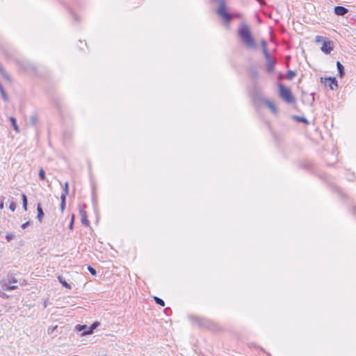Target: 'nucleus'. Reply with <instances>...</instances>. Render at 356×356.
<instances>
[{
	"instance_id": "obj_1",
	"label": "nucleus",
	"mask_w": 356,
	"mask_h": 356,
	"mask_svg": "<svg viewBox=\"0 0 356 356\" xmlns=\"http://www.w3.org/2000/svg\"><path fill=\"white\" fill-rule=\"evenodd\" d=\"M238 35L248 48L252 49H256L257 48L251 31L247 24H242L240 26L238 30Z\"/></svg>"
},
{
	"instance_id": "obj_2",
	"label": "nucleus",
	"mask_w": 356,
	"mask_h": 356,
	"mask_svg": "<svg viewBox=\"0 0 356 356\" xmlns=\"http://www.w3.org/2000/svg\"><path fill=\"white\" fill-rule=\"evenodd\" d=\"M213 2L218 3V7L216 10V13L222 19L225 25H229L233 19V15L227 10L225 0H211Z\"/></svg>"
},
{
	"instance_id": "obj_3",
	"label": "nucleus",
	"mask_w": 356,
	"mask_h": 356,
	"mask_svg": "<svg viewBox=\"0 0 356 356\" xmlns=\"http://www.w3.org/2000/svg\"><path fill=\"white\" fill-rule=\"evenodd\" d=\"M277 86L279 88V95L281 99L287 104L295 103V97L289 88L286 87L281 83H278Z\"/></svg>"
},
{
	"instance_id": "obj_4",
	"label": "nucleus",
	"mask_w": 356,
	"mask_h": 356,
	"mask_svg": "<svg viewBox=\"0 0 356 356\" xmlns=\"http://www.w3.org/2000/svg\"><path fill=\"white\" fill-rule=\"evenodd\" d=\"M321 82L324 83L325 86H328L330 90H334L338 88V82L335 77L329 76L325 78H321Z\"/></svg>"
},
{
	"instance_id": "obj_5",
	"label": "nucleus",
	"mask_w": 356,
	"mask_h": 356,
	"mask_svg": "<svg viewBox=\"0 0 356 356\" xmlns=\"http://www.w3.org/2000/svg\"><path fill=\"white\" fill-rule=\"evenodd\" d=\"M86 205L85 204L79 207V214L81 216V223L86 226L89 227L90 221L88 220V216L86 211Z\"/></svg>"
},
{
	"instance_id": "obj_6",
	"label": "nucleus",
	"mask_w": 356,
	"mask_h": 356,
	"mask_svg": "<svg viewBox=\"0 0 356 356\" xmlns=\"http://www.w3.org/2000/svg\"><path fill=\"white\" fill-rule=\"evenodd\" d=\"M19 65L21 68H22L24 70H30L35 72V66L31 63L30 61L28 60H22L19 62Z\"/></svg>"
},
{
	"instance_id": "obj_7",
	"label": "nucleus",
	"mask_w": 356,
	"mask_h": 356,
	"mask_svg": "<svg viewBox=\"0 0 356 356\" xmlns=\"http://www.w3.org/2000/svg\"><path fill=\"white\" fill-rule=\"evenodd\" d=\"M333 49L332 43L330 40H323V45L321 47V51L328 54H330Z\"/></svg>"
},
{
	"instance_id": "obj_8",
	"label": "nucleus",
	"mask_w": 356,
	"mask_h": 356,
	"mask_svg": "<svg viewBox=\"0 0 356 356\" xmlns=\"http://www.w3.org/2000/svg\"><path fill=\"white\" fill-rule=\"evenodd\" d=\"M334 12L338 16H343L348 13V9L344 6H337L334 8Z\"/></svg>"
},
{
	"instance_id": "obj_9",
	"label": "nucleus",
	"mask_w": 356,
	"mask_h": 356,
	"mask_svg": "<svg viewBox=\"0 0 356 356\" xmlns=\"http://www.w3.org/2000/svg\"><path fill=\"white\" fill-rule=\"evenodd\" d=\"M193 322L199 325L200 327H207L208 321L204 318H200L198 317H193L191 318Z\"/></svg>"
},
{
	"instance_id": "obj_10",
	"label": "nucleus",
	"mask_w": 356,
	"mask_h": 356,
	"mask_svg": "<svg viewBox=\"0 0 356 356\" xmlns=\"http://www.w3.org/2000/svg\"><path fill=\"white\" fill-rule=\"evenodd\" d=\"M264 104L268 108H270V110L274 115L277 114V113H278L277 108L273 102H272L271 101H270L268 99H264Z\"/></svg>"
},
{
	"instance_id": "obj_11",
	"label": "nucleus",
	"mask_w": 356,
	"mask_h": 356,
	"mask_svg": "<svg viewBox=\"0 0 356 356\" xmlns=\"http://www.w3.org/2000/svg\"><path fill=\"white\" fill-rule=\"evenodd\" d=\"M252 97H253V100L255 102H262L264 104V99H266V98H264L263 97L261 91H255L253 93Z\"/></svg>"
},
{
	"instance_id": "obj_12",
	"label": "nucleus",
	"mask_w": 356,
	"mask_h": 356,
	"mask_svg": "<svg viewBox=\"0 0 356 356\" xmlns=\"http://www.w3.org/2000/svg\"><path fill=\"white\" fill-rule=\"evenodd\" d=\"M89 327H88L86 325H81L78 324L75 326V331L78 332H82L81 336H86L89 335L90 334H86V331L88 329Z\"/></svg>"
},
{
	"instance_id": "obj_13",
	"label": "nucleus",
	"mask_w": 356,
	"mask_h": 356,
	"mask_svg": "<svg viewBox=\"0 0 356 356\" xmlns=\"http://www.w3.org/2000/svg\"><path fill=\"white\" fill-rule=\"evenodd\" d=\"M266 70L268 73H272L275 69V65L276 63L275 60L270 58L269 60H266Z\"/></svg>"
},
{
	"instance_id": "obj_14",
	"label": "nucleus",
	"mask_w": 356,
	"mask_h": 356,
	"mask_svg": "<svg viewBox=\"0 0 356 356\" xmlns=\"http://www.w3.org/2000/svg\"><path fill=\"white\" fill-rule=\"evenodd\" d=\"M37 219L41 222L44 218V213L40 202L37 204Z\"/></svg>"
},
{
	"instance_id": "obj_15",
	"label": "nucleus",
	"mask_w": 356,
	"mask_h": 356,
	"mask_svg": "<svg viewBox=\"0 0 356 356\" xmlns=\"http://www.w3.org/2000/svg\"><path fill=\"white\" fill-rule=\"evenodd\" d=\"M337 68L338 71V76L339 77H343L345 75V70L343 65L339 62H337Z\"/></svg>"
},
{
	"instance_id": "obj_16",
	"label": "nucleus",
	"mask_w": 356,
	"mask_h": 356,
	"mask_svg": "<svg viewBox=\"0 0 356 356\" xmlns=\"http://www.w3.org/2000/svg\"><path fill=\"white\" fill-rule=\"evenodd\" d=\"M100 325V323L98 321L93 322L91 325L88 327L87 331H86V334H92L94 332V330Z\"/></svg>"
},
{
	"instance_id": "obj_17",
	"label": "nucleus",
	"mask_w": 356,
	"mask_h": 356,
	"mask_svg": "<svg viewBox=\"0 0 356 356\" xmlns=\"http://www.w3.org/2000/svg\"><path fill=\"white\" fill-rule=\"evenodd\" d=\"M292 118L293 120H295L296 121L298 122H302V123H304L305 124H309L308 120L306 118L302 117V116L293 115Z\"/></svg>"
},
{
	"instance_id": "obj_18",
	"label": "nucleus",
	"mask_w": 356,
	"mask_h": 356,
	"mask_svg": "<svg viewBox=\"0 0 356 356\" xmlns=\"http://www.w3.org/2000/svg\"><path fill=\"white\" fill-rule=\"evenodd\" d=\"M58 280L63 287L69 289H72L71 285L66 282L65 279L63 276H58Z\"/></svg>"
},
{
	"instance_id": "obj_19",
	"label": "nucleus",
	"mask_w": 356,
	"mask_h": 356,
	"mask_svg": "<svg viewBox=\"0 0 356 356\" xmlns=\"http://www.w3.org/2000/svg\"><path fill=\"white\" fill-rule=\"evenodd\" d=\"M9 120L10 121L11 124H12L13 129H15V131L17 133H19V126L17 124L16 118L11 116V117L9 118Z\"/></svg>"
},
{
	"instance_id": "obj_20",
	"label": "nucleus",
	"mask_w": 356,
	"mask_h": 356,
	"mask_svg": "<svg viewBox=\"0 0 356 356\" xmlns=\"http://www.w3.org/2000/svg\"><path fill=\"white\" fill-rule=\"evenodd\" d=\"M22 201L23 209H24V211H27L28 200L26 195L24 193L22 194Z\"/></svg>"
},
{
	"instance_id": "obj_21",
	"label": "nucleus",
	"mask_w": 356,
	"mask_h": 356,
	"mask_svg": "<svg viewBox=\"0 0 356 356\" xmlns=\"http://www.w3.org/2000/svg\"><path fill=\"white\" fill-rule=\"evenodd\" d=\"M38 122V116L35 113L31 115L29 118V124L32 126H35Z\"/></svg>"
},
{
	"instance_id": "obj_22",
	"label": "nucleus",
	"mask_w": 356,
	"mask_h": 356,
	"mask_svg": "<svg viewBox=\"0 0 356 356\" xmlns=\"http://www.w3.org/2000/svg\"><path fill=\"white\" fill-rule=\"evenodd\" d=\"M65 206H66V197L63 196H60V211L61 212L63 213L65 209Z\"/></svg>"
},
{
	"instance_id": "obj_23",
	"label": "nucleus",
	"mask_w": 356,
	"mask_h": 356,
	"mask_svg": "<svg viewBox=\"0 0 356 356\" xmlns=\"http://www.w3.org/2000/svg\"><path fill=\"white\" fill-rule=\"evenodd\" d=\"M69 194V184L68 182H65V185H64V187H63V193H61V195L60 196H63L65 197H66V196Z\"/></svg>"
},
{
	"instance_id": "obj_24",
	"label": "nucleus",
	"mask_w": 356,
	"mask_h": 356,
	"mask_svg": "<svg viewBox=\"0 0 356 356\" xmlns=\"http://www.w3.org/2000/svg\"><path fill=\"white\" fill-rule=\"evenodd\" d=\"M296 76V72L293 70H288L286 74V78L288 80H292Z\"/></svg>"
},
{
	"instance_id": "obj_25",
	"label": "nucleus",
	"mask_w": 356,
	"mask_h": 356,
	"mask_svg": "<svg viewBox=\"0 0 356 356\" xmlns=\"http://www.w3.org/2000/svg\"><path fill=\"white\" fill-rule=\"evenodd\" d=\"M154 300L155 301V302L161 306V307H164L165 306V302L163 299H161V298L159 297H157V296H154Z\"/></svg>"
},
{
	"instance_id": "obj_26",
	"label": "nucleus",
	"mask_w": 356,
	"mask_h": 356,
	"mask_svg": "<svg viewBox=\"0 0 356 356\" xmlns=\"http://www.w3.org/2000/svg\"><path fill=\"white\" fill-rule=\"evenodd\" d=\"M8 284H11L17 282V279L13 274H9L8 275Z\"/></svg>"
},
{
	"instance_id": "obj_27",
	"label": "nucleus",
	"mask_w": 356,
	"mask_h": 356,
	"mask_svg": "<svg viewBox=\"0 0 356 356\" xmlns=\"http://www.w3.org/2000/svg\"><path fill=\"white\" fill-rule=\"evenodd\" d=\"M58 325L50 326L47 329V333L49 334H54V332L57 330Z\"/></svg>"
},
{
	"instance_id": "obj_28",
	"label": "nucleus",
	"mask_w": 356,
	"mask_h": 356,
	"mask_svg": "<svg viewBox=\"0 0 356 356\" xmlns=\"http://www.w3.org/2000/svg\"><path fill=\"white\" fill-rule=\"evenodd\" d=\"M250 72H251L252 76L254 79H258L259 78V74L258 71L256 69H254V68L251 69Z\"/></svg>"
},
{
	"instance_id": "obj_29",
	"label": "nucleus",
	"mask_w": 356,
	"mask_h": 356,
	"mask_svg": "<svg viewBox=\"0 0 356 356\" xmlns=\"http://www.w3.org/2000/svg\"><path fill=\"white\" fill-rule=\"evenodd\" d=\"M38 176L41 180H45V172L42 168H40V170H39Z\"/></svg>"
},
{
	"instance_id": "obj_30",
	"label": "nucleus",
	"mask_w": 356,
	"mask_h": 356,
	"mask_svg": "<svg viewBox=\"0 0 356 356\" xmlns=\"http://www.w3.org/2000/svg\"><path fill=\"white\" fill-rule=\"evenodd\" d=\"M2 289L5 291H13V290L17 289V286L10 284V286H8V288H5L4 284H2Z\"/></svg>"
},
{
	"instance_id": "obj_31",
	"label": "nucleus",
	"mask_w": 356,
	"mask_h": 356,
	"mask_svg": "<svg viewBox=\"0 0 356 356\" xmlns=\"http://www.w3.org/2000/svg\"><path fill=\"white\" fill-rule=\"evenodd\" d=\"M262 50H263V53H264L266 60H269L271 58V56H270V53L268 52L267 48L263 49Z\"/></svg>"
},
{
	"instance_id": "obj_32",
	"label": "nucleus",
	"mask_w": 356,
	"mask_h": 356,
	"mask_svg": "<svg viewBox=\"0 0 356 356\" xmlns=\"http://www.w3.org/2000/svg\"><path fill=\"white\" fill-rule=\"evenodd\" d=\"M1 74L4 78L5 80H6L8 81H11V78H10V75L6 72V70L3 72L1 73Z\"/></svg>"
},
{
	"instance_id": "obj_33",
	"label": "nucleus",
	"mask_w": 356,
	"mask_h": 356,
	"mask_svg": "<svg viewBox=\"0 0 356 356\" xmlns=\"http://www.w3.org/2000/svg\"><path fill=\"white\" fill-rule=\"evenodd\" d=\"M1 74L4 78L5 80H6L8 81H11V78H10V75L6 72V70L3 72L1 73Z\"/></svg>"
},
{
	"instance_id": "obj_34",
	"label": "nucleus",
	"mask_w": 356,
	"mask_h": 356,
	"mask_svg": "<svg viewBox=\"0 0 356 356\" xmlns=\"http://www.w3.org/2000/svg\"><path fill=\"white\" fill-rule=\"evenodd\" d=\"M87 269H88V270L90 272V273L92 275H97V270L93 267H92L91 266H88Z\"/></svg>"
},
{
	"instance_id": "obj_35",
	"label": "nucleus",
	"mask_w": 356,
	"mask_h": 356,
	"mask_svg": "<svg viewBox=\"0 0 356 356\" xmlns=\"http://www.w3.org/2000/svg\"><path fill=\"white\" fill-rule=\"evenodd\" d=\"M14 238H15V235L13 233H8L6 235V239L8 242L10 241L11 240H13Z\"/></svg>"
},
{
	"instance_id": "obj_36",
	"label": "nucleus",
	"mask_w": 356,
	"mask_h": 356,
	"mask_svg": "<svg viewBox=\"0 0 356 356\" xmlns=\"http://www.w3.org/2000/svg\"><path fill=\"white\" fill-rule=\"evenodd\" d=\"M33 222L31 220L27 221L23 224H22L21 227L24 229L28 227L29 225H32Z\"/></svg>"
},
{
	"instance_id": "obj_37",
	"label": "nucleus",
	"mask_w": 356,
	"mask_h": 356,
	"mask_svg": "<svg viewBox=\"0 0 356 356\" xmlns=\"http://www.w3.org/2000/svg\"><path fill=\"white\" fill-rule=\"evenodd\" d=\"M74 215L73 214L71 218V221L68 225L70 229H72L74 227Z\"/></svg>"
},
{
	"instance_id": "obj_38",
	"label": "nucleus",
	"mask_w": 356,
	"mask_h": 356,
	"mask_svg": "<svg viewBox=\"0 0 356 356\" xmlns=\"http://www.w3.org/2000/svg\"><path fill=\"white\" fill-rule=\"evenodd\" d=\"M16 207H17V204L14 202H12L10 204V206H9V209L12 211H15V210L16 209Z\"/></svg>"
},
{
	"instance_id": "obj_39",
	"label": "nucleus",
	"mask_w": 356,
	"mask_h": 356,
	"mask_svg": "<svg viewBox=\"0 0 356 356\" xmlns=\"http://www.w3.org/2000/svg\"><path fill=\"white\" fill-rule=\"evenodd\" d=\"M4 200H5V197L3 196H1L0 197V209H3V207H4Z\"/></svg>"
},
{
	"instance_id": "obj_40",
	"label": "nucleus",
	"mask_w": 356,
	"mask_h": 356,
	"mask_svg": "<svg viewBox=\"0 0 356 356\" xmlns=\"http://www.w3.org/2000/svg\"><path fill=\"white\" fill-rule=\"evenodd\" d=\"M0 297L3 299H8L10 296L4 292L0 291Z\"/></svg>"
},
{
	"instance_id": "obj_41",
	"label": "nucleus",
	"mask_w": 356,
	"mask_h": 356,
	"mask_svg": "<svg viewBox=\"0 0 356 356\" xmlns=\"http://www.w3.org/2000/svg\"><path fill=\"white\" fill-rule=\"evenodd\" d=\"M324 40V38L323 36H320V35H317L316 37V42H321V41H323V42Z\"/></svg>"
},
{
	"instance_id": "obj_42",
	"label": "nucleus",
	"mask_w": 356,
	"mask_h": 356,
	"mask_svg": "<svg viewBox=\"0 0 356 356\" xmlns=\"http://www.w3.org/2000/svg\"><path fill=\"white\" fill-rule=\"evenodd\" d=\"M261 47H262V49L267 48V42L266 40H261Z\"/></svg>"
},
{
	"instance_id": "obj_43",
	"label": "nucleus",
	"mask_w": 356,
	"mask_h": 356,
	"mask_svg": "<svg viewBox=\"0 0 356 356\" xmlns=\"http://www.w3.org/2000/svg\"><path fill=\"white\" fill-rule=\"evenodd\" d=\"M72 17L74 19L75 21H79L78 16L75 13H72Z\"/></svg>"
},
{
	"instance_id": "obj_44",
	"label": "nucleus",
	"mask_w": 356,
	"mask_h": 356,
	"mask_svg": "<svg viewBox=\"0 0 356 356\" xmlns=\"http://www.w3.org/2000/svg\"><path fill=\"white\" fill-rule=\"evenodd\" d=\"M6 70L3 68L2 65L0 63V74Z\"/></svg>"
},
{
	"instance_id": "obj_45",
	"label": "nucleus",
	"mask_w": 356,
	"mask_h": 356,
	"mask_svg": "<svg viewBox=\"0 0 356 356\" xmlns=\"http://www.w3.org/2000/svg\"><path fill=\"white\" fill-rule=\"evenodd\" d=\"M2 284H4L5 288H8V286H10V284H8V282L6 283L5 282H3L1 283V285Z\"/></svg>"
},
{
	"instance_id": "obj_46",
	"label": "nucleus",
	"mask_w": 356,
	"mask_h": 356,
	"mask_svg": "<svg viewBox=\"0 0 356 356\" xmlns=\"http://www.w3.org/2000/svg\"><path fill=\"white\" fill-rule=\"evenodd\" d=\"M314 95H315V93L314 92H312L311 93V96L312 97V102H314Z\"/></svg>"
},
{
	"instance_id": "obj_47",
	"label": "nucleus",
	"mask_w": 356,
	"mask_h": 356,
	"mask_svg": "<svg viewBox=\"0 0 356 356\" xmlns=\"http://www.w3.org/2000/svg\"><path fill=\"white\" fill-rule=\"evenodd\" d=\"M44 307H46V306H47V305H46V302H44Z\"/></svg>"
}]
</instances>
